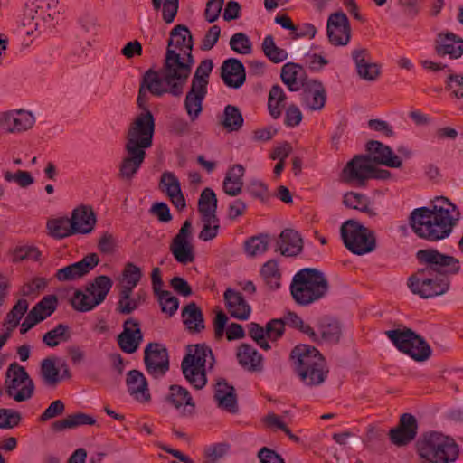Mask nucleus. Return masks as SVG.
I'll return each mask as SVG.
<instances>
[{
	"label": "nucleus",
	"instance_id": "obj_1",
	"mask_svg": "<svg viewBox=\"0 0 463 463\" xmlns=\"http://www.w3.org/2000/svg\"><path fill=\"white\" fill-rule=\"evenodd\" d=\"M416 256L424 267L408 279V287L412 293L422 298L446 293L449 288L448 276L457 274L460 269L458 260L433 249L420 250Z\"/></svg>",
	"mask_w": 463,
	"mask_h": 463
},
{
	"label": "nucleus",
	"instance_id": "obj_2",
	"mask_svg": "<svg viewBox=\"0 0 463 463\" xmlns=\"http://www.w3.org/2000/svg\"><path fill=\"white\" fill-rule=\"evenodd\" d=\"M460 217L457 207L446 197H436L432 208L414 209L410 216L413 232L420 238L437 241L449 235Z\"/></svg>",
	"mask_w": 463,
	"mask_h": 463
},
{
	"label": "nucleus",
	"instance_id": "obj_3",
	"mask_svg": "<svg viewBox=\"0 0 463 463\" xmlns=\"http://www.w3.org/2000/svg\"><path fill=\"white\" fill-rule=\"evenodd\" d=\"M193 36L188 27L184 24L175 25L170 32L161 69L168 72L186 85L192 73L194 59L193 51Z\"/></svg>",
	"mask_w": 463,
	"mask_h": 463
},
{
	"label": "nucleus",
	"instance_id": "obj_4",
	"mask_svg": "<svg viewBox=\"0 0 463 463\" xmlns=\"http://www.w3.org/2000/svg\"><path fill=\"white\" fill-rule=\"evenodd\" d=\"M290 359L295 373L305 385L318 386L327 378L329 368L316 347L298 345L292 349Z\"/></svg>",
	"mask_w": 463,
	"mask_h": 463
},
{
	"label": "nucleus",
	"instance_id": "obj_5",
	"mask_svg": "<svg viewBox=\"0 0 463 463\" xmlns=\"http://www.w3.org/2000/svg\"><path fill=\"white\" fill-rule=\"evenodd\" d=\"M329 283L323 272L317 269H300L293 277L290 292L293 299L301 306H307L324 298Z\"/></svg>",
	"mask_w": 463,
	"mask_h": 463
},
{
	"label": "nucleus",
	"instance_id": "obj_6",
	"mask_svg": "<svg viewBox=\"0 0 463 463\" xmlns=\"http://www.w3.org/2000/svg\"><path fill=\"white\" fill-rule=\"evenodd\" d=\"M185 86L163 69L160 71L149 69L142 77L137 99V105L144 110L143 112H146V110H149L147 109V92L156 97H162L168 93L173 97L180 98Z\"/></svg>",
	"mask_w": 463,
	"mask_h": 463
},
{
	"label": "nucleus",
	"instance_id": "obj_7",
	"mask_svg": "<svg viewBox=\"0 0 463 463\" xmlns=\"http://www.w3.org/2000/svg\"><path fill=\"white\" fill-rule=\"evenodd\" d=\"M420 458L430 463H453L459 455L456 441L439 432H429L422 435L417 442Z\"/></svg>",
	"mask_w": 463,
	"mask_h": 463
},
{
	"label": "nucleus",
	"instance_id": "obj_8",
	"mask_svg": "<svg viewBox=\"0 0 463 463\" xmlns=\"http://www.w3.org/2000/svg\"><path fill=\"white\" fill-rule=\"evenodd\" d=\"M340 232L345 246L354 254L364 255L376 249L375 233L354 220L345 222Z\"/></svg>",
	"mask_w": 463,
	"mask_h": 463
},
{
	"label": "nucleus",
	"instance_id": "obj_9",
	"mask_svg": "<svg viewBox=\"0 0 463 463\" xmlns=\"http://www.w3.org/2000/svg\"><path fill=\"white\" fill-rule=\"evenodd\" d=\"M112 286L113 281L109 277L98 276L86 286L85 291L77 290L73 294L71 306L80 312L90 311L106 299Z\"/></svg>",
	"mask_w": 463,
	"mask_h": 463
},
{
	"label": "nucleus",
	"instance_id": "obj_10",
	"mask_svg": "<svg viewBox=\"0 0 463 463\" xmlns=\"http://www.w3.org/2000/svg\"><path fill=\"white\" fill-rule=\"evenodd\" d=\"M385 334L400 352L409 354L415 361L423 362L431 355L428 343L410 328L388 330Z\"/></svg>",
	"mask_w": 463,
	"mask_h": 463
},
{
	"label": "nucleus",
	"instance_id": "obj_11",
	"mask_svg": "<svg viewBox=\"0 0 463 463\" xmlns=\"http://www.w3.org/2000/svg\"><path fill=\"white\" fill-rule=\"evenodd\" d=\"M155 132V119L150 110L137 115L129 124L126 133L125 146L146 149L152 146Z\"/></svg>",
	"mask_w": 463,
	"mask_h": 463
},
{
	"label": "nucleus",
	"instance_id": "obj_12",
	"mask_svg": "<svg viewBox=\"0 0 463 463\" xmlns=\"http://www.w3.org/2000/svg\"><path fill=\"white\" fill-rule=\"evenodd\" d=\"M5 387L7 395L18 402L29 400L34 391V383L28 373L15 362L6 370Z\"/></svg>",
	"mask_w": 463,
	"mask_h": 463
},
{
	"label": "nucleus",
	"instance_id": "obj_13",
	"mask_svg": "<svg viewBox=\"0 0 463 463\" xmlns=\"http://www.w3.org/2000/svg\"><path fill=\"white\" fill-rule=\"evenodd\" d=\"M373 165L371 157L366 155H356L340 173V181L351 185L364 187L372 179Z\"/></svg>",
	"mask_w": 463,
	"mask_h": 463
},
{
	"label": "nucleus",
	"instance_id": "obj_14",
	"mask_svg": "<svg viewBox=\"0 0 463 463\" xmlns=\"http://www.w3.org/2000/svg\"><path fill=\"white\" fill-rule=\"evenodd\" d=\"M144 364L151 377H164L170 369L169 353L165 345L156 342L148 343L144 350Z\"/></svg>",
	"mask_w": 463,
	"mask_h": 463
},
{
	"label": "nucleus",
	"instance_id": "obj_15",
	"mask_svg": "<svg viewBox=\"0 0 463 463\" xmlns=\"http://www.w3.org/2000/svg\"><path fill=\"white\" fill-rule=\"evenodd\" d=\"M192 239V222L186 220L169 246V250L177 262L186 265L194 260Z\"/></svg>",
	"mask_w": 463,
	"mask_h": 463
},
{
	"label": "nucleus",
	"instance_id": "obj_16",
	"mask_svg": "<svg viewBox=\"0 0 463 463\" xmlns=\"http://www.w3.org/2000/svg\"><path fill=\"white\" fill-rule=\"evenodd\" d=\"M40 377L44 385L56 387L63 379H70L71 373L65 361L56 356H49L41 361Z\"/></svg>",
	"mask_w": 463,
	"mask_h": 463
},
{
	"label": "nucleus",
	"instance_id": "obj_17",
	"mask_svg": "<svg viewBox=\"0 0 463 463\" xmlns=\"http://www.w3.org/2000/svg\"><path fill=\"white\" fill-rule=\"evenodd\" d=\"M326 34L329 43L334 46L348 44L351 39V25L348 17L343 11L329 15L326 24Z\"/></svg>",
	"mask_w": 463,
	"mask_h": 463
},
{
	"label": "nucleus",
	"instance_id": "obj_18",
	"mask_svg": "<svg viewBox=\"0 0 463 463\" xmlns=\"http://www.w3.org/2000/svg\"><path fill=\"white\" fill-rule=\"evenodd\" d=\"M143 341V333L137 319L129 317L123 323V330L117 337L119 348L126 354H134Z\"/></svg>",
	"mask_w": 463,
	"mask_h": 463
},
{
	"label": "nucleus",
	"instance_id": "obj_19",
	"mask_svg": "<svg viewBox=\"0 0 463 463\" xmlns=\"http://www.w3.org/2000/svg\"><path fill=\"white\" fill-rule=\"evenodd\" d=\"M35 123L32 112L15 109L0 113V128L9 133L23 132L30 129Z\"/></svg>",
	"mask_w": 463,
	"mask_h": 463
},
{
	"label": "nucleus",
	"instance_id": "obj_20",
	"mask_svg": "<svg viewBox=\"0 0 463 463\" xmlns=\"http://www.w3.org/2000/svg\"><path fill=\"white\" fill-rule=\"evenodd\" d=\"M301 89V103L305 108L311 111L323 109L326 101V91L320 80H308Z\"/></svg>",
	"mask_w": 463,
	"mask_h": 463
},
{
	"label": "nucleus",
	"instance_id": "obj_21",
	"mask_svg": "<svg viewBox=\"0 0 463 463\" xmlns=\"http://www.w3.org/2000/svg\"><path fill=\"white\" fill-rule=\"evenodd\" d=\"M99 263L97 253H90L81 260L70 264L56 272V279L60 281H70L78 279L87 275Z\"/></svg>",
	"mask_w": 463,
	"mask_h": 463
},
{
	"label": "nucleus",
	"instance_id": "obj_22",
	"mask_svg": "<svg viewBox=\"0 0 463 463\" xmlns=\"http://www.w3.org/2000/svg\"><path fill=\"white\" fill-rule=\"evenodd\" d=\"M417 430L416 418L412 414L403 413L400 417L398 426L390 430L389 437L394 445L403 446L415 439Z\"/></svg>",
	"mask_w": 463,
	"mask_h": 463
},
{
	"label": "nucleus",
	"instance_id": "obj_23",
	"mask_svg": "<svg viewBox=\"0 0 463 463\" xmlns=\"http://www.w3.org/2000/svg\"><path fill=\"white\" fill-rule=\"evenodd\" d=\"M341 335L339 322L333 317H324L317 322L316 336L309 338L317 344L335 345L340 341Z\"/></svg>",
	"mask_w": 463,
	"mask_h": 463
},
{
	"label": "nucleus",
	"instance_id": "obj_24",
	"mask_svg": "<svg viewBox=\"0 0 463 463\" xmlns=\"http://www.w3.org/2000/svg\"><path fill=\"white\" fill-rule=\"evenodd\" d=\"M366 150L371 157L372 164H377L392 168L402 166V160L392 149L380 141L370 140L366 144Z\"/></svg>",
	"mask_w": 463,
	"mask_h": 463
},
{
	"label": "nucleus",
	"instance_id": "obj_25",
	"mask_svg": "<svg viewBox=\"0 0 463 463\" xmlns=\"http://www.w3.org/2000/svg\"><path fill=\"white\" fill-rule=\"evenodd\" d=\"M435 52L439 56L448 55L450 59H458L463 55V39L450 32L439 33L435 41Z\"/></svg>",
	"mask_w": 463,
	"mask_h": 463
},
{
	"label": "nucleus",
	"instance_id": "obj_26",
	"mask_svg": "<svg viewBox=\"0 0 463 463\" xmlns=\"http://www.w3.org/2000/svg\"><path fill=\"white\" fill-rule=\"evenodd\" d=\"M221 78L227 87L241 88L246 80L244 65L236 58L225 60L221 66Z\"/></svg>",
	"mask_w": 463,
	"mask_h": 463
},
{
	"label": "nucleus",
	"instance_id": "obj_27",
	"mask_svg": "<svg viewBox=\"0 0 463 463\" xmlns=\"http://www.w3.org/2000/svg\"><path fill=\"white\" fill-rule=\"evenodd\" d=\"M60 13L59 2L57 0H33L28 5L24 19H32L34 24L46 21L48 18L54 19Z\"/></svg>",
	"mask_w": 463,
	"mask_h": 463
},
{
	"label": "nucleus",
	"instance_id": "obj_28",
	"mask_svg": "<svg viewBox=\"0 0 463 463\" xmlns=\"http://www.w3.org/2000/svg\"><path fill=\"white\" fill-rule=\"evenodd\" d=\"M127 156L119 165L118 178L124 181H131L138 172L145 161L146 151L125 146Z\"/></svg>",
	"mask_w": 463,
	"mask_h": 463
},
{
	"label": "nucleus",
	"instance_id": "obj_29",
	"mask_svg": "<svg viewBox=\"0 0 463 463\" xmlns=\"http://www.w3.org/2000/svg\"><path fill=\"white\" fill-rule=\"evenodd\" d=\"M126 384L129 394L138 402L151 401L148 383L145 375L138 370H130L127 374Z\"/></svg>",
	"mask_w": 463,
	"mask_h": 463
},
{
	"label": "nucleus",
	"instance_id": "obj_30",
	"mask_svg": "<svg viewBox=\"0 0 463 463\" xmlns=\"http://www.w3.org/2000/svg\"><path fill=\"white\" fill-rule=\"evenodd\" d=\"M352 58L360 78L369 81L375 80L378 78L380 68L377 63L371 61L370 53L367 49L360 48L354 50Z\"/></svg>",
	"mask_w": 463,
	"mask_h": 463
},
{
	"label": "nucleus",
	"instance_id": "obj_31",
	"mask_svg": "<svg viewBox=\"0 0 463 463\" xmlns=\"http://www.w3.org/2000/svg\"><path fill=\"white\" fill-rule=\"evenodd\" d=\"M71 221L72 223L71 228L75 230V234L90 233L97 222L92 208L86 205L76 207L71 213Z\"/></svg>",
	"mask_w": 463,
	"mask_h": 463
},
{
	"label": "nucleus",
	"instance_id": "obj_32",
	"mask_svg": "<svg viewBox=\"0 0 463 463\" xmlns=\"http://www.w3.org/2000/svg\"><path fill=\"white\" fill-rule=\"evenodd\" d=\"M226 308L230 315L239 320H247L251 308L246 302L241 293L232 288H227L223 294Z\"/></svg>",
	"mask_w": 463,
	"mask_h": 463
},
{
	"label": "nucleus",
	"instance_id": "obj_33",
	"mask_svg": "<svg viewBox=\"0 0 463 463\" xmlns=\"http://www.w3.org/2000/svg\"><path fill=\"white\" fill-rule=\"evenodd\" d=\"M166 401L171 403L176 410H181L183 416L193 415L195 404L187 389L177 384L169 387V393Z\"/></svg>",
	"mask_w": 463,
	"mask_h": 463
},
{
	"label": "nucleus",
	"instance_id": "obj_34",
	"mask_svg": "<svg viewBox=\"0 0 463 463\" xmlns=\"http://www.w3.org/2000/svg\"><path fill=\"white\" fill-rule=\"evenodd\" d=\"M303 250V240L299 233L291 229L284 230L277 241L276 250L283 256L294 257Z\"/></svg>",
	"mask_w": 463,
	"mask_h": 463
},
{
	"label": "nucleus",
	"instance_id": "obj_35",
	"mask_svg": "<svg viewBox=\"0 0 463 463\" xmlns=\"http://www.w3.org/2000/svg\"><path fill=\"white\" fill-rule=\"evenodd\" d=\"M183 359H188L190 364L203 369H206L207 365L209 369H213L215 364L213 351L205 344L188 345L186 354Z\"/></svg>",
	"mask_w": 463,
	"mask_h": 463
},
{
	"label": "nucleus",
	"instance_id": "obj_36",
	"mask_svg": "<svg viewBox=\"0 0 463 463\" xmlns=\"http://www.w3.org/2000/svg\"><path fill=\"white\" fill-rule=\"evenodd\" d=\"M181 316L183 323L189 333L198 334L205 329V321L202 308L195 302H190L184 306Z\"/></svg>",
	"mask_w": 463,
	"mask_h": 463
},
{
	"label": "nucleus",
	"instance_id": "obj_37",
	"mask_svg": "<svg viewBox=\"0 0 463 463\" xmlns=\"http://www.w3.org/2000/svg\"><path fill=\"white\" fill-rule=\"evenodd\" d=\"M305 76L303 67L298 63L288 62L281 68V80L290 91H298L301 90L304 83L308 80Z\"/></svg>",
	"mask_w": 463,
	"mask_h": 463
},
{
	"label": "nucleus",
	"instance_id": "obj_38",
	"mask_svg": "<svg viewBox=\"0 0 463 463\" xmlns=\"http://www.w3.org/2000/svg\"><path fill=\"white\" fill-rule=\"evenodd\" d=\"M207 88L190 85V88L185 95L184 106L191 121L197 119L202 113L203 102L207 95Z\"/></svg>",
	"mask_w": 463,
	"mask_h": 463
},
{
	"label": "nucleus",
	"instance_id": "obj_39",
	"mask_svg": "<svg viewBox=\"0 0 463 463\" xmlns=\"http://www.w3.org/2000/svg\"><path fill=\"white\" fill-rule=\"evenodd\" d=\"M214 399L219 407L235 413L238 411L237 397L233 386L228 384L224 379H220L215 384Z\"/></svg>",
	"mask_w": 463,
	"mask_h": 463
},
{
	"label": "nucleus",
	"instance_id": "obj_40",
	"mask_svg": "<svg viewBox=\"0 0 463 463\" xmlns=\"http://www.w3.org/2000/svg\"><path fill=\"white\" fill-rule=\"evenodd\" d=\"M146 298L147 293L145 290H139L133 296L131 289H120L116 310L119 314L129 315L146 303Z\"/></svg>",
	"mask_w": 463,
	"mask_h": 463
},
{
	"label": "nucleus",
	"instance_id": "obj_41",
	"mask_svg": "<svg viewBox=\"0 0 463 463\" xmlns=\"http://www.w3.org/2000/svg\"><path fill=\"white\" fill-rule=\"evenodd\" d=\"M161 190L170 198L172 203L177 209L185 207V199L182 194L180 183L177 177L171 172H165L160 179Z\"/></svg>",
	"mask_w": 463,
	"mask_h": 463
},
{
	"label": "nucleus",
	"instance_id": "obj_42",
	"mask_svg": "<svg viewBox=\"0 0 463 463\" xmlns=\"http://www.w3.org/2000/svg\"><path fill=\"white\" fill-rule=\"evenodd\" d=\"M237 359L239 364L250 372L263 370L262 355L250 345L241 344L238 347Z\"/></svg>",
	"mask_w": 463,
	"mask_h": 463
},
{
	"label": "nucleus",
	"instance_id": "obj_43",
	"mask_svg": "<svg viewBox=\"0 0 463 463\" xmlns=\"http://www.w3.org/2000/svg\"><path fill=\"white\" fill-rule=\"evenodd\" d=\"M244 173L245 168L240 164L233 165L229 168L222 184L225 194L230 196H237L241 193Z\"/></svg>",
	"mask_w": 463,
	"mask_h": 463
},
{
	"label": "nucleus",
	"instance_id": "obj_44",
	"mask_svg": "<svg viewBox=\"0 0 463 463\" xmlns=\"http://www.w3.org/2000/svg\"><path fill=\"white\" fill-rule=\"evenodd\" d=\"M182 373L186 381L196 390L203 389L206 383V369L200 368L192 364L187 360H182L181 362Z\"/></svg>",
	"mask_w": 463,
	"mask_h": 463
},
{
	"label": "nucleus",
	"instance_id": "obj_45",
	"mask_svg": "<svg viewBox=\"0 0 463 463\" xmlns=\"http://www.w3.org/2000/svg\"><path fill=\"white\" fill-rule=\"evenodd\" d=\"M71 218L68 217L52 218L48 220L46 223L48 234L57 240L74 235L75 230L71 229Z\"/></svg>",
	"mask_w": 463,
	"mask_h": 463
},
{
	"label": "nucleus",
	"instance_id": "obj_46",
	"mask_svg": "<svg viewBox=\"0 0 463 463\" xmlns=\"http://www.w3.org/2000/svg\"><path fill=\"white\" fill-rule=\"evenodd\" d=\"M96 420L86 413L78 412L75 414L68 415L66 418L54 421L52 424V429L54 431H62L66 429H74L82 425H94Z\"/></svg>",
	"mask_w": 463,
	"mask_h": 463
},
{
	"label": "nucleus",
	"instance_id": "obj_47",
	"mask_svg": "<svg viewBox=\"0 0 463 463\" xmlns=\"http://www.w3.org/2000/svg\"><path fill=\"white\" fill-rule=\"evenodd\" d=\"M343 203L346 207L365 213L369 216L376 215V212L371 206L369 200L361 194L348 192L344 195Z\"/></svg>",
	"mask_w": 463,
	"mask_h": 463
},
{
	"label": "nucleus",
	"instance_id": "obj_48",
	"mask_svg": "<svg viewBox=\"0 0 463 463\" xmlns=\"http://www.w3.org/2000/svg\"><path fill=\"white\" fill-rule=\"evenodd\" d=\"M287 96L283 89L278 84L273 85L269 93L268 109L270 116L277 119L281 116Z\"/></svg>",
	"mask_w": 463,
	"mask_h": 463
},
{
	"label": "nucleus",
	"instance_id": "obj_49",
	"mask_svg": "<svg viewBox=\"0 0 463 463\" xmlns=\"http://www.w3.org/2000/svg\"><path fill=\"white\" fill-rule=\"evenodd\" d=\"M217 197L214 191L205 188L202 191L198 201V212L202 217L217 216Z\"/></svg>",
	"mask_w": 463,
	"mask_h": 463
},
{
	"label": "nucleus",
	"instance_id": "obj_50",
	"mask_svg": "<svg viewBox=\"0 0 463 463\" xmlns=\"http://www.w3.org/2000/svg\"><path fill=\"white\" fill-rule=\"evenodd\" d=\"M243 124V118L238 107L227 105L224 108L222 125L228 131H237Z\"/></svg>",
	"mask_w": 463,
	"mask_h": 463
},
{
	"label": "nucleus",
	"instance_id": "obj_51",
	"mask_svg": "<svg viewBox=\"0 0 463 463\" xmlns=\"http://www.w3.org/2000/svg\"><path fill=\"white\" fill-rule=\"evenodd\" d=\"M69 338V326L64 324H58L54 328L43 335V342L49 347H55L61 343L68 341Z\"/></svg>",
	"mask_w": 463,
	"mask_h": 463
},
{
	"label": "nucleus",
	"instance_id": "obj_52",
	"mask_svg": "<svg viewBox=\"0 0 463 463\" xmlns=\"http://www.w3.org/2000/svg\"><path fill=\"white\" fill-rule=\"evenodd\" d=\"M265 56L274 63L284 61L288 58V52L278 47L272 35H267L261 44Z\"/></svg>",
	"mask_w": 463,
	"mask_h": 463
},
{
	"label": "nucleus",
	"instance_id": "obj_53",
	"mask_svg": "<svg viewBox=\"0 0 463 463\" xmlns=\"http://www.w3.org/2000/svg\"><path fill=\"white\" fill-rule=\"evenodd\" d=\"M141 278L142 271L140 268L132 262H128L122 271V285L120 289H131V291H133Z\"/></svg>",
	"mask_w": 463,
	"mask_h": 463
},
{
	"label": "nucleus",
	"instance_id": "obj_54",
	"mask_svg": "<svg viewBox=\"0 0 463 463\" xmlns=\"http://www.w3.org/2000/svg\"><path fill=\"white\" fill-rule=\"evenodd\" d=\"M213 68V62L211 59L203 60L193 75L191 85L208 89L209 78Z\"/></svg>",
	"mask_w": 463,
	"mask_h": 463
},
{
	"label": "nucleus",
	"instance_id": "obj_55",
	"mask_svg": "<svg viewBox=\"0 0 463 463\" xmlns=\"http://www.w3.org/2000/svg\"><path fill=\"white\" fill-rule=\"evenodd\" d=\"M57 297L55 295H48L42 298L30 311L36 317H41V321L50 317L56 309Z\"/></svg>",
	"mask_w": 463,
	"mask_h": 463
},
{
	"label": "nucleus",
	"instance_id": "obj_56",
	"mask_svg": "<svg viewBox=\"0 0 463 463\" xmlns=\"http://www.w3.org/2000/svg\"><path fill=\"white\" fill-rule=\"evenodd\" d=\"M261 276L265 280L266 284L271 289H277L280 287V272L278 267V263L274 260L267 261L261 269Z\"/></svg>",
	"mask_w": 463,
	"mask_h": 463
},
{
	"label": "nucleus",
	"instance_id": "obj_57",
	"mask_svg": "<svg viewBox=\"0 0 463 463\" xmlns=\"http://www.w3.org/2000/svg\"><path fill=\"white\" fill-rule=\"evenodd\" d=\"M28 309V302L25 299H19L13 308L7 313L4 326L12 328V331L19 325L21 318Z\"/></svg>",
	"mask_w": 463,
	"mask_h": 463
},
{
	"label": "nucleus",
	"instance_id": "obj_58",
	"mask_svg": "<svg viewBox=\"0 0 463 463\" xmlns=\"http://www.w3.org/2000/svg\"><path fill=\"white\" fill-rule=\"evenodd\" d=\"M281 318L285 326L298 329L309 337L316 336V330L310 325L306 324L295 312L288 311Z\"/></svg>",
	"mask_w": 463,
	"mask_h": 463
},
{
	"label": "nucleus",
	"instance_id": "obj_59",
	"mask_svg": "<svg viewBox=\"0 0 463 463\" xmlns=\"http://www.w3.org/2000/svg\"><path fill=\"white\" fill-rule=\"evenodd\" d=\"M244 248L246 253L251 257L262 254L268 250L269 236L261 234L251 237L245 241Z\"/></svg>",
	"mask_w": 463,
	"mask_h": 463
},
{
	"label": "nucleus",
	"instance_id": "obj_60",
	"mask_svg": "<svg viewBox=\"0 0 463 463\" xmlns=\"http://www.w3.org/2000/svg\"><path fill=\"white\" fill-rule=\"evenodd\" d=\"M156 296L157 297L161 311L168 317L174 316L179 307L178 298L168 290L161 291L156 294Z\"/></svg>",
	"mask_w": 463,
	"mask_h": 463
},
{
	"label": "nucleus",
	"instance_id": "obj_61",
	"mask_svg": "<svg viewBox=\"0 0 463 463\" xmlns=\"http://www.w3.org/2000/svg\"><path fill=\"white\" fill-rule=\"evenodd\" d=\"M202 222H203V226L199 233V239L203 241H208L214 239L217 236L220 228L218 217H202Z\"/></svg>",
	"mask_w": 463,
	"mask_h": 463
},
{
	"label": "nucleus",
	"instance_id": "obj_62",
	"mask_svg": "<svg viewBox=\"0 0 463 463\" xmlns=\"http://www.w3.org/2000/svg\"><path fill=\"white\" fill-rule=\"evenodd\" d=\"M231 49L240 54H250L252 52V43L244 33H236L230 39Z\"/></svg>",
	"mask_w": 463,
	"mask_h": 463
},
{
	"label": "nucleus",
	"instance_id": "obj_63",
	"mask_svg": "<svg viewBox=\"0 0 463 463\" xmlns=\"http://www.w3.org/2000/svg\"><path fill=\"white\" fill-rule=\"evenodd\" d=\"M249 335L264 350H269L270 345L267 342L266 327L260 326L258 323L251 322L248 325Z\"/></svg>",
	"mask_w": 463,
	"mask_h": 463
},
{
	"label": "nucleus",
	"instance_id": "obj_64",
	"mask_svg": "<svg viewBox=\"0 0 463 463\" xmlns=\"http://www.w3.org/2000/svg\"><path fill=\"white\" fill-rule=\"evenodd\" d=\"M22 416L11 409H0V429H13L19 425Z\"/></svg>",
	"mask_w": 463,
	"mask_h": 463
}]
</instances>
